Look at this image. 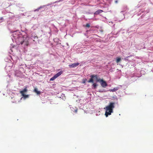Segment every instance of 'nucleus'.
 I'll return each instance as SVG.
<instances>
[{"mask_svg":"<svg viewBox=\"0 0 153 153\" xmlns=\"http://www.w3.org/2000/svg\"><path fill=\"white\" fill-rule=\"evenodd\" d=\"M114 102H111L109 103V105L106 107L105 115L107 117L108 115H110L113 112V109L114 108Z\"/></svg>","mask_w":153,"mask_h":153,"instance_id":"f257e3e1","label":"nucleus"},{"mask_svg":"<svg viewBox=\"0 0 153 153\" xmlns=\"http://www.w3.org/2000/svg\"><path fill=\"white\" fill-rule=\"evenodd\" d=\"M28 38L25 39L24 37H20L18 38L16 40L18 45L24 44V45L27 46L29 44V42L28 41Z\"/></svg>","mask_w":153,"mask_h":153,"instance_id":"f03ea898","label":"nucleus"},{"mask_svg":"<svg viewBox=\"0 0 153 153\" xmlns=\"http://www.w3.org/2000/svg\"><path fill=\"white\" fill-rule=\"evenodd\" d=\"M91 78L90 79V80H89L88 81V82L89 83H93V79L94 78H95V79H96V81H97H97L98 80H103V79H101L100 78H98L97 75H92L91 76Z\"/></svg>","mask_w":153,"mask_h":153,"instance_id":"7ed1b4c3","label":"nucleus"},{"mask_svg":"<svg viewBox=\"0 0 153 153\" xmlns=\"http://www.w3.org/2000/svg\"><path fill=\"white\" fill-rule=\"evenodd\" d=\"M27 92V88H26V87H25V88L23 89V90L22 91H20V93L21 94H22V97H24L25 98H27L29 97V95H26L25 94V93Z\"/></svg>","mask_w":153,"mask_h":153,"instance_id":"20e7f679","label":"nucleus"},{"mask_svg":"<svg viewBox=\"0 0 153 153\" xmlns=\"http://www.w3.org/2000/svg\"><path fill=\"white\" fill-rule=\"evenodd\" d=\"M97 82H99L100 83V85H101L102 87L105 88L108 85L106 81L103 80H97Z\"/></svg>","mask_w":153,"mask_h":153,"instance_id":"39448f33","label":"nucleus"},{"mask_svg":"<svg viewBox=\"0 0 153 153\" xmlns=\"http://www.w3.org/2000/svg\"><path fill=\"white\" fill-rule=\"evenodd\" d=\"M79 64V63H73L71 65H68V66H69V67L70 68H74L78 66Z\"/></svg>","mask_w":153,"mask_h":153,"instance_id":"423d86ee","label":"nucleus"},{"mask_svg":"<svg viewBox=\"0 0 153 153\" xmlns=\"http://www.w3.org/2000/svg\"><path fill=\"white\" fill-rule=\"evenodd\" d=\"M119 89V87L117 86V87L114 88L113 89H111L109 90V91H110V92H115L116 91H117Z\"/></svg>","mask_w":153,"mask_h":153,"instance_id":"0eeeda50","label":"nucleus"},{"mask_svg":"<svg viewBox=\"0 0 153 153\" xmlns=\"http://www.w3.org/2000/svg\"><path fill=\"white\" fill-rule=\"evenodd\" d=\"M103 11L102 10H98L95 12V13H94V15H97L99 14V13H102Z\"/></svg>","mask_w":153,"mask_h":153,"instance_id":"6e6552de","label":"nucleus"},{"mask_svg":"<svg viewBox=\"0 0 153 153\" xmlns=\"http://www.w3.org/2000/svg\"><path fill=\"white\" fill-rule=\"evenodd\" d=\"M63 73V71H60V72L56 74H55L53 76L58 77L62 74Z\"/></svg>","mask_w":153,"mask_h":153,"instance_id":"1a4fd4ad","label":"nucleus"},{"mask_svg":"<svg viewBox=\"0 0 153 153\" xmlns=\"http://www.w3.org/2000/svg\"><path fill=\"white\" fill-rule=\"evenodd\" d=\"M34 92H35L37 95H39L40 94V91H38L37 88H35L34 89Z\"/></svg>","mask_w":153,"mask_h":153,"instance_id":"9d476101","label":"nucleus"},{"mask_svg":"<svg viewBox=\"0 0 153 153\" xmlns=\"http://www.w3.org/2000/svg\"><path fill=\"white\" fill-rule=\"evenodd\" d=\"M57 77H58L53 76L52 77H51V79H50V81H53Z\"/></svg>","mask_w":153,"mask_h":153,"instance_id":"9b49d317","label":"nucleus"},{"mask_svg":"<svg viewBox=\"0 0 153 153\" xmlns=\"http://www.w3.org/2000/svg\"><path fill=\"white\" fill-rule=\"evenodd\" d=\"M97 85L96 83H93L92 84V86H93V88L95 89L97 86Z\"/></svg>","mask_w":153,"mask_h":153,"instance_id":"f8f14e48","label":"nucleus"},{"mask_svg":"<svg viewBox=\"0 0 153 153\" xmlns=\"http://www.w3.org/2000/svg\"><path fill=\"white\" fill-rule=\"evenodd\" d=\"M120 61H121V59L119 57L117 58V59H116V62H117V63H118V62H120Z\"/></svg>","mask_w":153,"mask_h":153,"instance_id":"ddd939ff","label":"nucleus"},{"mask_svg":"<svg viewBox=\"0 0 153 153\" xmlns=\"http://www.w3.org/2000/svg\"><path fill=\"white\" fill-rule=\"evenodd\" d=\"M85 26L88 27H90V25L88 23H87L86 24V26Z\"/></svg>","mask_w":153,"mask_h":153,"instance_id":"4468645a","label":"nucleus"},{"mask_svg":"<svg viewBox=\"0 0 153 153\" xmlns=\"http://www.w3.org/2000/svg\"><path fill=\"white\" fill-rule=\"evenodd\" d=\"M39 10V8H38V9H36V10L38 11V10Z\"/></svg>","mask_w":153,"mask_h":153,"instance_id":"2eb2a0df","label":"nucleus"},{"mask_svg":"<svg viewBox=\"0 0 153 153\" xmlns=\"http://www.w3.org/2000/svg\"><path fill=\"white\" fill-rule=\"evenodd\" d=\"M100 92H102V91H100Z\"/></svg>","mask_w":153,"mask_h":153,"instance_id":"dca6fc26","label":"nucleus"}]
</instances>
